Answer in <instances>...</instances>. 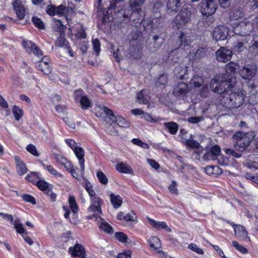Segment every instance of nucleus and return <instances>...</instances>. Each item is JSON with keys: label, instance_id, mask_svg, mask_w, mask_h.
<instances>
[{"label": "nucleus", "instance_id": "nucleus-34", "mask_svg": "<svg viewBox=\"0 0 258 258\" xmlns=\"http://www.w3.org/2000/svg\"><path fill=\"white\" fill-rule=\"evenodd\" d=\"M39 70L46 75H49L51 71V69L49 66L48 62L39 61Z\"/></svg>", "mask_w": 258, "mask_h": 258}, {"label": "nucleus", "instance_id": "nucleus-59", "mask_svg": "<svg viewBox=\"0 0 258 258\" xmlns=\"http://www.w3.org/2000/svg\"><path fill=\"white\" fill-rule=\"evenodd\" d=\"M168 189L170 192L173 195H178V189L177 188V183L175 181H172V183L169 185Z\"/></svg>", "mask_w": 258, "mask_h": 258}, {"label": "nucleus", "instance_id": "nucleus-51", "mask_svg": "<svg viewBox=\"0 0 258 258\" xmlns=\"http://www.w3.org/2000/svg\"><path fill=\"white\" fill-rule=\"evenodd\" d=\"M115 236L121 242L125 243L127 241V236L123 232H117L115 234Z\"/></svg>", "mask_w": 258, "mask_h": 258}, {"label": "nucleus", "instance_id": "nucleus-20", "mask_svg": "<svg viewBox=\"0 0 258 258\" xmlns=\"http://www.w3.org/2000/svg\"><path fill=\"white\" fill-rule=\"evenodd\" d=\"M15 163L16 165L18 173L20 175H22L26 173L27 168L24 162L21 161L19 156H16L15 157Z\"/></svg>", "mask_w": 258, "mask_h": 258}, {"label": "nucleus", "instance_id": "nucleus-45", "mask_svg": "<svg viewBox=\"0 0 258 258\" xmlns=\"http://www.w3.org/2000/svg\"><path fill=\"white\" fill-rule=\"evenodd\" d=\"M14 227L17 232L20 234H23L25 232V229L23 226V224L20 222L19 219H16L14 222Z\"/></svg>", "mask_w": 258, "mask_h": 258}, {"label": "nucleus", "instance_id": "nucleus-15", "mask_svg": "<svg viewBox=\"0 0 258 258\" xmlns=\"http://www.w3.org/2000/svg\"><path fill=\"white\" fill-rule=\"evenodd\" d=\"M101 200L98 197L94 196L91 198V204L88 208V211L94 213L98 212L99 214H101Z\"/></svg>", "mask_w": 258, "mask_h": 258}, {"label": "nucleus", "instance_id": "nucleus-28", "mask_svg": "<svg viewBox=\"0 0 258 258\" xmlns=\"http://www.w3.org/2000/svg\"><path fill=\"white\" fill-rule=\"evenodd\" d=\"M144 91L143 90L137 94V101L142 104H149L150 98L147 95L144 93Z\"/></svg>", "mask_w": 258, "mask_h": 258}, {"label": "nucleus", "instance_id": "nucleus-64", "mask_svg": "<svg viewBox=\"0 0 258 258\" xmlns=\"http://www.w3.org/2000/svg\"><path fill=\"white\" fill-rule=\"evenodd\" d=\"M47 13L50 16L56 15V7L53 5H49L46 9Z\"/></svg>", "mask_w": 258, "mask_h": 258}, {"label": "nucleus", "instance_id": "nucleus-7", "mask_svg": "<svg viewBox=\"0 0 258 258\" xmlns=\"http://www.w3.org/2000/svg\"><path fill=\"white\" fill-rule=\"evenodd\" d=\"M74 97L76 103H80L82 109H87L92 106L91 101L82 90H76L74 91Z\"/></svg>", "mask_w": 258, "mask_h": 258}, {"label": "nucleus", "instance_id": "nucleus-26", "mask_svg": "<svg viewBox=\"0 0 258 258\" xmlns=\"http://www.w3.org/2000/svg\"><path fill=\"white\" fill-rule=\"evenodd\" d=\"M187 70L182 66L179 65L175 67L174 70V73L177 78L179 79H185V73Z\"/></svg>", "mask_w": 258, "mask_h": 258}, {"label": "nucleus", "instance_id": "nucleus-31", "mask_svg": "<svg viewBox=\"0 0 258 258\" xmlns=\"http://www.w3.org/2000/svg\"><path fill=\"white\" fill-rule=\"evenodd\" d=\"M99 218L101 220V223L99 225V227L100 229L102 230L104 232L109 233L112 234L113 232L112 227L105 221L99 217Z\"/></svg>", "mask_w": 258, "mask_h": 258}, {"label": "nucleus", "instance_id": "nucleus-24", "mask_svg": "<svg viewBox=\"0 0 258 258\" xmlns=\"http://www.w3.org/2000/svg\"><path fill=\"white\" fill-rule=\"evenodd\" d=\"M207 53V50L205 48L200 47L196 52L192 51L189 53L190 57L195 59H200L205 57Z\"/></svg>", "mask_w": 258, "mask_h": 258}, {"label": "nucleus", "instance_id": "nucleus-2", "mask_svg": "<svg viewBox=\"0 0 258 258\" xmlns=\"http://www.w3.org/2000/svg\"><path fill=\"white\" fill-rule=\"evenodd\" d=\"M255 136L254 132H249L244 133L237 132L233 136V139L235 140L234 145V149L239 152H243L248 147Z\"/></svg>", "mask_w": 258, "mask_h": 258}, {"label": "nucleus", "instance_id": "nucleus-19", "mask_svg": "<svg viewBox=\"0 0 258 258\" xmlns=\"http://www.w3.org/2000/svg\"><path fill=\"white\" fill-rule=\"evenodd\" d=\"M116 169L122 173H129L134 174V171L131 167L126 163L120 162L116 165Z\"/></svg>", "mask_w": 258, "mask_h": 258}, {"label": "nucleus", "instance_id": "nucleus-33", "mask_svg": "<svg viewBox=\"0 0 258 258\" xmlns=\"http://www.w3.org/2000/svg\"><path fill=\"white\" fill-rule=\"evenodd\" d=\"M150 246L157 250L158 252H160L159 250L161 247V242L160 239L155 236L152 237L149 240Z\"/></svg>", "mask_w": 258, "mask_h": 258}, {"label": "nucleus", "instance_id": "nucleus-21", "mask_svg": "<svg viewBox=\"0 0 258 258\" xmlns=\"http://www.w3.org/2000/svg\"><path fill=\"white\" fill-rule=\"evenodd\" d=\"M134 10L130 15V20H133V21H137V23H141L143 21V16H142V11L140 8H134Z\"/></svg>", "mask_w": 258, "mask_h": 258}, {"label": "nucleus", "instance_id": "nucleus-27", "mask_svg": "<svg viewBox=\"0 0 258 258\" xmlns=\"http://www.w3.org/2000/svg\"><path fill=\"white\" fill-rule=\"evenodd\" d=\"M163 125L171 135L176 134L178 130V125L173 121L164 122Z\"/></svg>", "mask_w": 258, "mask_h": 258}, {"label": "nucleus", "instance_id": "nucleus-47", "mask_svg": "<svg viewBox=\"0 0 258 258\" xmlns=\"http://www.w3.org/2000/svg\"><path fill=\"white\" fill-rule=\"evenodd\" d=\"M179 39L181 42V46H187L190 45V41L188 38L183 33H181Z\"/></svg>", "mask_w": 258, "mask_h": 258}, {"label": "nucleus", "instance_id": "nucleus-25", "mask_svg": "<svg viewBox=\"0 0 258 258\" xmlns=\"http://www.w3.org/2000/svg\"><path fill=\"white\" fill-rule=\"evenodd\" d=\"M184 3V0H168L167 7L170 12L176 11L177 7Z\"/></svg>", "mask_w": 258, "mask_h": 258}, {"label": "nucleus", "instance_id": "nucleus-44", "mask_svg": "<svg viewBox=\"0 0 258 258\" xmlns=\"http://www.w3.org/2000/svg\"><path fill=\"white\" fill-rule=\"evenodd\" d=\"M63 121L66 122L67 125L72 129L76 128V124L75 122L74 118L72 116H68L63 118Z\"/></svg>", "mask_w": 258, "mask_h": 258}, {"label": "nucleus", "instance_id": "nucleus-46", "mask_svg": "<svg viewBox=\"0 0 258 258\" xmlns=\"http://www.w3.org/2000/svg\"><path fill=\"white\" fill-rule=\"evenodd\" d=\"M68 11V9L62 5H59L57 7H56V14L59 16L66 15Z\"/></svg>", "mask_w": 258, "mask_h": 258}, {"label": "nucleus", "instance_id": "nucleus-62", "mask_svg": "<svg viewBox=\"0 0 258 258\" xmlns=\"http://www.w3.org/2000/svg\"><path fill=\"white\" fill-rule=\"evenodd\" d=\"M86 189L91 198L94 196H96L94 191L92 189V186L90 182H88L86 183Z\"/></svg>", "mask_w": 258, "mask_h": 258}, {"label": "nucleus", "instance_id": "nucleus-36", "mask_svg": "<svg viewBox=\"0 0 258 258\" xmlns=\"http://www.w3.org/2000/svg\"><path fill=\"white\" fill-rule=\"evenodd\" d=\"M190 83L194 85L195 87H200L203 84V79L197 75H195L190 80Z\"/></svg>", "mask_w": 258, "mask_h": 258}, {"label": "nucleus", "instance_id": "nucleus-49", "mask_svg": "<svg viewBox=\"0 0 258 258\" xmlns=\"http://www.w3.org/2000/svg\"><path fill=\"white\" fill-rule=\"evenodd\" d=\"M132 142L134 144L138 145L144 149H148L149 148V145L148 144L142 142L138 138L133 139L132 140Z\"/></svg>", "mask_w": 258, "mask_h": 258}, {"label": "nucleus", "instance_id": "nucleus-41", "mask_svg": "<svg viewBox=\"0 0 258 258\" xmlns=\"http://www.w3.org/2000/svg\"><path fill=\"white\" fill-rule=\"evenodd\" d=\"M146 0H129V5L132 9L142 6Z\"/></svg>", "mask_w": 258, "mask_h": 258}, {"label": "nucleus", "instance_id": "nucleus-4", "mask_svg": "<svg viewBox=\"0 0 258 258\" xmlns=\"http://www.w3.org/2000/svg\"><path fill=\"white\" fill-rule=\"evenodd\" d=\"M191 15V8L187 5L183 6L175 17V23L177 27L181 28L189 22Z\"/></svg>", "mask_w": 258, "mask_h": 258}, {"label": "nucleus", "instance_id": "nucleus-48", "mask_svg": "<svg viewBox=\"0 0 258 258\" xmlns=\"http://www.w3.org/2000/svg\"><path fill=\"white\" fill-rule=\"evenodd\" d=\"M233 246L237 250L241 252L242 253L245 254L248 252L247 249L240 244L237 241H233L232 242Z\"/></svg>", "mask_w": 258, "mask_h": 258}, {"label": "nucleus", "instance_id": "nucleus-30", "mask_svg": "<svg viewBox=\"0 0 258 258\" xmlns=\"http://www.w3.org/2000/svg\"><path fill=\"white\" fill-rule=\"evenodd\" d=\"M36 185L40 190L45 192L47 195L51 191V188L49 186V184L43 180H39L36 182Z\"/></svg>", "mask_w": 258, "mask_h": 258}, {"label": "nucleus", "instance_id": "nucleus-56", "mask_svg": "<svg viewBox=\"0 0 258 258\" xmlns=\"http://www.w3.org/2000/svg\"><path fill=\"white\" fill-rule=\"evenodd\" d=\"M93 46L96 54L98 55L100 50V43L98 39L92 40Z\"/></svg>", "mask_w": 258, "mask_h": 258}, {"label": "nucleus", "instance_id": "nucleus-57", "mask_svg": "<svg viewBox=\"0 0 258 258\" xmlns=\"http://www.w3.org/2000/svg\"><path fill=\"white\" fill-rule=\"evenodd\" d=\"M26 150L28 152H30L35 156L38 157L39 155V153L37 151L36 147L32 144H29L27 146Z\"/></svg>", "mask_w": 258, "mask_h": 258}, {"label": "nucleus", "instance_id": "nucleus-50", "mask_svg": "<svg viewBox=\"0 0 258 258\" xmlns=\"http://www.w3.org/2000/svg\"><path fill=\"white\" fill-rule=\"evenodd\" d=\"M35 45V44L31 41H23V46L26 49V51L29 53H31L32 50Z\"/></svg>", "mask_w": 258, "mask_h": 258}, {"label": "nucleus", "instance_id": "nucleus-22", "mask_svg": "<svg viewBox=\"0 0 258 258\" xmlns=\"http://www.w3.org/2000/svg\"><path fill=\"white\" fill-rule=\"evenodd\" d=\"M244 16L243 11L239 8H234L231 10L229 13V19L231 21L239 20Z\"/></svg>", "mask_w": 258, "mask_h": 258}, {"label": "nucleus", "instance_id": "nucleus-1", "mask_svg": "<svg viewBox=\"0 0 258 258\" xmlns=\"http://www.w3.org/2000/svg\"><path fill=\"white\" fill-rule=\"evenodd\" d=\"M235 81L227 74L216 75L211 81L210 89L215 93L225 95L232 92L235 88Z\"/></svg>", "mask_w": 258, "mask_h": 258}, {"label": "nucleus", "instance_id": "nucleus-35", "mask_svg": "<svg viewBox=\"0 0 258 258\" xmlns=\"http://www.w3.org/2000/svg\"><path fill=\"white\" fill-rule=\"evenodd\" d=\"M238 65L236 63L232 61L229 62L225 66V74L227 75H228V74H234L238 69Z\"/></svg>", "mask_w": 258, "mask_h": 258}, {"label": "nucleus", "instance_id": "nucleus-53", "mask_svg": "<svg viewBox=\"0 0 258 258\" xmlns=\"http://www.w3.org/2000/svg\"><path fill=\"white\" fill-rule=\"evenodd\" d=\"M117 16L120 19H123L122 21H120V23L124 22L125 23H127L130 21V18H128V14H126L125 11L124 10L118 12Z\"/></svg>", "mask_w": 258, "mask_h": 258}, {"label": "nucleus", "instance_id": "nucleus-32", "mask_svg": "<svg viewBox=\"0 0 258 258\" xmlns=\"http://www.w3.org/2000/svg\"><path fill=\"white\" fill-rule=\"evenodd\" d=\"M111 203L115 209L119 208L122 204L121 198L118 195H115L113 194L110 195Z\"/></svg>", "mask_w": 258, "mask_h": 258}, {"label": "nucleus", "instance_id": "nucleus-13", "mask_svg": "<svg viewBox=\"0 0 258 258\" xmlns=\"http://www.w3.org/2000/svg\"><path fill=\"white\" fill-rule=\"evenodd\" d=\"M13 6L18 18L20 19H24L27 12L22 2L19 0H16L13 2Z\"/></svg>", "mask_w": 258, "mask_h": 258}, {"label": "nucleus", "instance_id": "nucleus-11", "mask_svg": "<svg viewBox=\"0 0 258 258\" xmlns=\"http://www.w3.org/2000/svg\"><path fill=\"white\" fill-rule=\"evenodd\" d=\"M189 91V88L186 83L180 82L174 88L173 93L176 97L182 98L184 97Z\"/></svg>", "mask_w": 258, "mask_h": 258}, {"label": "nucleus", "instance_id": "nucleus-39", "mask_svg": "<svg viewBox=\"0 0 258 258\" xmlns=\"http://www.w3.org/2000/svg\"><path fill=\"white\" fill-rule=\"evenodd\" d=\"M114 118L115 122L119 126L124 128L128 127L130 126V123L124 118L118 116L115 117Z\"/></svg>", "mask_w": 258, "mask_h": 258}, {"label": "nucleus", "instance_id": "nucleus-54", "mask_svg": "<svg viewBox=\"0 0 258 258\" xmlns=\"http://www.w3.org/2000/svg\"><path fill=\"white\" fill-rule=\"evenodd\" d=\"M186 145L192 149H197L200 146V144L194 140L188 139L185 142Z\"/></svg>", "mask_w": 258, "mask_h": 258}, {"label": "nucleus", "instance_id": "nucleus-17", "mask_svg": "<svg viewBox=\"0 0 258 258\" xmlns=\"http://www.w3.org/2000/svg\"><path fill=\"white\" fill-rule=\"evenodd\" d=\"M69 252L72 256H84L85 251L84 247L80 244H76L74 247H70Z\"/></svg>", "mask_w": 258, "mask_h": 258}, {"label": "nucleus", "instance_id": "nucleus-60", "mask_svg": "<svg viewBox=\"0 0 258 258\" xmlns=\"http://www.w3.org/2000/svg\"><path fill=\"white\" fill-rule=\"evenodd\" d=\"M188 247L191 250L201 254H204V251L200 248L196 244L190 243L188 245Z\"/></svg>", "mask_w": 258, "mask_h": 258}, {"label": "nucleus", "instance_id": "nucleus-3", "mask_svg": "<svg viewBox=\"0 0 258 258\" xmlns=\"http://www.w3.org/2000/svg\"><path fill=\"white\" fill-rule=\"evenodd\" d=\"M235 89L232 92H230L229 98L225 102L227 107L229 108H237L241 107L244 102V96L241 92L235 91Z\"/></svg>", "mask_w": 258, "mask_h": 258}, {"label": "nucleus", "instance_id": "nucleus-43", "mask_svg": "<svg viewBox=\"0 0 258 258\" xmlns=\"http://www.w3.org/2000/svg\"><path fill=\"white\" fill-rule=\"evenodd\" d=\"M32 22L34 25L39 29L43 30L45 28V25L40 19L37 17H33L32 18Z\"/></svg>", "mask_w": 258, "mask_h": 258}, {"label": "nucleus", "instance_id": "nucleus-55", "mask_svg": "<svg viewBox=\"0 0 258 258\" xmlns=\"http://www.w3.org/2000/svg\"><path fill=\"white\" fill-rule=\"evenodd\" d=\"M55 44L56 46H58V47H67V41L66 40L64 37H62L61 36L58 37L56 42Z\"/></svg>", "mask_w": 258, "mask_h": 258}, {"label": "nucleus", "instance_id": "nucleus-8", "mask_svg": "<svg viewBox=\"0 0 258 258\" xmlns=\"http://www.w3.org/2000/svg\"><path fill=\"white\" fill-rule=\"evenodd\" d=\"M232 51L225 47H221L215 53L217 61L221 62H225L229 60L232 55Z\"/></svg>", "mask_w": 258, "mask_h": 258}, {"label": "nucleus", "instance_id": "nucleus-12", "mask_svg": "<svg viewBox=\"0 0 258 258\" xmlns=\"http://www.w3.org/2000/svg\"><path fill=\"white\" fill-rule=\"evenodd\" d=\"M231 225L234 228L235 235L237 238L243 240L247 239L250 241V237L248 236V232L243 226L234 224H231Z\"/></svg>", "mask_w": 258, "mask_h": 258}, {"label": "nucleus", "instance_id": "nucleus-18", "mask_svg": "<svg viewBox=\"0 0 258 258\" xmlns=\"http://www.w3.org/2000/svg\"><path fill=\"white\" fill-rule=\"evenodd\" d=\"M76 156L78 158L79 164L80 165L81 170L83 172L85 170V166H84V151L82 148L77 147V148H75V149L73 150Z\"/></svg>", "mask_w": 258, "mask_h": 258}, {"label": "nucleus", "instance_id": "nucleus-61", "mask_svg": "<svg viewBox=\"0 0 258 258\" xmlns=\"http://www.w3.org/2000/svg\"><path fill=\"white\" fill-rule=\"evenodd\" d=\"M43 166L45 167L47 170L52 174L55 175V176L62 177V175L60 173H59L57 172L56 170H55L52 166L51 165H47L45 166L43 163H42Z\"/></svg>", "mask_w": 258, "mask_h": 258}, {"label": "nucleus", "instance_id": "nucleus-9", "mask_svg": "<svg viewBox=\"0 0 258 258\" xmlns=\"http://www.w3.org/2000/svg\"><path fill=\"white\" fill-rule=\"evenodd\" d=\"M221 156V148L218 145L213 146L210 151L207 152L203 156L205 160H218V157Z\"/></svg>", "mask_w": 258, "mask_h": 258}, {"label": "nucleus", "instance_id": "nucleus-29", "mask_svg": "<svg viewBox=\"0 0 258 258\" xmlns=\"http://www.w3.org/2000/svg\"><path fill=\"white\" fill-rule=\"evenodd\" d=\"M248 51L253 54H255L258 52V36L254 37L250 42Z\"/></svg>", "mask_w": 258, "mask_h": 258}, {"label": "nucleus", "instance_id": "nucleus-10", "mask_svg": "<svg viewBox=\"0 0 258 258\" xmlns=\"http://www.w3.org/2000/svg\"><path fill=\"white\" fill-rule=\"evenodd\" d=\"M228 34V30L227 28L220 26L215 27L213 32V37L216 40H225Z\"/></svg>", "mask_w": 258, "mask_h": 258}, {"label": "nucleus", "instance_id": "nucleus-37", "mask_svg": "<svg viewBox=\"0 0 258 258\" xmlns=\"http://www.w3.org/2000/svg\"><path fill=\"white\" fill-rule=\"evenodd\" d=\"M69 203L72 211L74 214L77 213L78 211L79 208L74 197L72 196H70L69 198Z\"/></svg>", "mask_w": 258, "mask_h": 258}, {"label": "nucleus", "instance_id": "nucleus-38", "mask_svg": "<svg viewBox=\"0 0 258 258\" xmlns=\"http://www.w3.org/2000/svg\"><path fill=\"white\" fill-rule=\"evenodd\" d=\"M13 113L16 120H20L23 114V110L19 107L14 105L13 107Z\"/></svg>", "mask_w": 258, "mask_h": 258}, {"label": "nucleus", "instance_id": "nucleus-63", "mask_svg": "<svg viewBox=\"0 0 258 258\" xmlns=\"http://www.w3.org/2000/svg\"><path fill=\"white\" fill-rule=\"evenodd\" d=\"M55 31L61 32L65 29L64 26L62 25V23L60 20H57L56 21L55 26L54 27Z\"/></svg>", "mask_w": 258, "mask_h": 258}, {"label": "nucleus", "instance_id": "nucleus-16", "mask_svg": "<svg viewBox=\"0 0 258 258\" xmlns=\"http://www.w3.org/2000/svg\"><path fill=\"white\" fill-rule=\"evenodd\" d=\"M163 42V39L159 35H156L153 36V41L149 43L148 47L150 51L154 52L159 49Z\"/></svg>", "mask_w": 258, "mask_h": 258}, {"label": "nucleus", "instance_id": "nucleus-14", "mask_svg": "<svg viewBox=\"0 0 258 258\" xmlns=\"http://www.w3.org/2000/svg\"><path fill=\"white\" fill-rule=\"evenodd\" d=\"M240 35L245 36L249 34L251 31V24L249 22H241L235 28Z\"/></svg>", "mask_w": 258, "mask_h": 258}, {"label": "nucleus", "instance_id": "nucleus-5", "mask_svg": "<svg viewBox=\"0 0 258 258\" xmlns=\"http://www.w3.org/2000/svg\"><path fill=\"white\" fill-rule=\"evenodd\" d=\"M199 7L202 15L208 17L215 13L217 8V4L215 0H202Z\"/></svg>", "mask_w": 258, "mask_h": 258}, {"label": "nucleus", "instance_id": "nucleus-58", "mask_svg": "<svg viewBox=\"0 0 258 258\" xmlns=\"http://www.w3.org/2000/svg\"><path fill=\"white\" fill-rule=\"evenodd\" d=\"M38 173L37 172H31L30 174H28L26 177V179L34 182L36 179H39Z\"/></svg>", "mask_w": 258, "mask_h": 258}, {"label": "nucleus", "instance_id": "nucleus-52", "mask_svg": "<svg viewBox=\"0 0 258 258\" xmlns=\"http://www.w3.org/2000/svg\"><path fill=\"white\" fill-rule=\"evenodd\" d=\"M97 176L102 184H106L108 183V178L102 171H99L97 172Z\"/></svg>", "mask_w": 258, "mask_h": 258}, {"label": "nucleus", "instance_id": "nucleus-42", "mask_svg": "<svg viewBox=\"0 0 258 258\" xmlns=\"http://www.w3.org/2000/svg\"><path fill=\"white\" fill-rule=\"evenodd\" d=\"M225 152L227 155H231L237 158H240L242 155L240 153L241 152L237 151L235 149L234 150L230 148H227L225 150Z\"/></svg>", "mask_w": 258, "mask_h": 258}, {"label": "nucleus", "instance_id": "nucleus-6", "mask_svg": "<svg viewBox=\"0 0 258 258\" xmlns=\"http://www.w3.org/2000/svg\"><path fill=\"white\" fill-rule=\"evenodd\" d=\"M258 71V66L255 63L244 65L239 71V75L243 79L251 80L255 77Z\"/></svg>", "mask_w": 258, "mask_h": 258}, {"label": "nucleus", "instance_id": "nucleus-23", "mask_svg": "<svg viewBox=\"0 0 258 258\" xmlns=\"http://www.w3.org/2000/svg\"><path fill=\"white\" fill-rule=\"evenodd\" d=\"M147 219L150 223V224L155 228L157 229H165L167 231L170 232H171V230L170 228L168 227L166 225V224L164 222H156L154 220L147 217Z\"/></svg>", "mask_w": 258, "mask_h": 258}, {"label": "nucleus", "instance_id": "nucleus-40", "mask_svg": "<svg viewBox=\"0 0 258 258\" xmlns=\"http://www.w3.org/2000/svg\"><path fill=\"white\" fill-rule=\"evenodd\" d=\"M220 170L219 173H221L222 171L218 166H209L205 168V172L208 175H216L218 174L215 172Z\"/></svg>", "mask_w": 258, "mask_h": 258}]
</instances>
